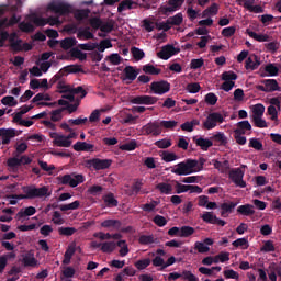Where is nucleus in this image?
Here are the masks:
<instances>
[{
	"label": "nucleus",
	"instance_id": "obj_56",
	"mask_svg": "<svg viewBox=\"0 0 281 281\" xmlns=\"http://www.w3.org/2000/svg\"><path fill=\"white\" fill-rule=\"evenodd\" d=\"M251 120L257 128H267V121L262 116H251Z\"/></svg>",
	"mask_w": 281,
	"mask_h": 281
},
{
	"label": "nucleus",
	"instance_id": "obj_4",
	"mask_svg": "<svg viewBox=\"0 0 281 281\" xmlns=\"http://www.w3.org/2000/svg\"><path fill=\"white\" fill-rule=\"evenodd\" d=\"M85 167L86 168H93L94 170H108V168H111V165L113 164V160L111 159H100V158H92L85 160Z\"/></svg>",
	"mask_w": 281,
	"mask_h": 281
},
{
	"label": "nucleus",
	"instance_id": "obj_29",
	"mask_svg": "<svg viewBox=\"0 0 281 281\" xmlns=\"http://www.w3.org/2000/svg\"><path fill=\"white\" fill-rule=\"evenodd\" d=\"M36 214V207L34 206H27L26 209H22L18 212L16 217L19 220L25 218V216H34Z\"/></svg>",
	"mask_w": 281,
	"mask_h": 281
},
{
	"label": "nucleus",
	"instance_id": "obj_25",
	"mask_svg": "<svg viewBox=\"0 0 281 281\" xmlns=\"http://www.w3.org/2000/svg\"><path fill=\"white\" fill-rule=\"evenodd\" d=\"M137 8V3L133 0H123L120 2L117 7V12L122 13L126 10H135Z\"/></svg>",
	"mask_w": 281,
	"mask_h": 281
},
{
	"label": "nucleus",
	"instance_id": "obj_43",
	"mask_svg": "<svg viewBox=\"0 0 281 281\" xmlns=\"http://www.w3.org/2000/svg\"><path fill=\"white\" fill-rule=\"evenodd\" d=\"M222 80L226 82H234V80H238V75L236 72L229 70V71H224L222 74Z\"/></svg>",
	"mask_w": 281,
	"mask_h": 281
},
{
	"label": "nucleus",
	"instance_id": "obj_12",
	"mask_svg": "<svg viewBox=\"0 0 281 281\" xmlns=\"http://www.w3.org/2000/svg\"><path fill=\"white\" fill-rule=\"evenodd\" d=\"M137 76H139V69H135L133 66H126L123 69L122 81L126 82V85H131L137 80Z\"/></svg>",
	"mask_w": 281,
	"mask_h": 281
},
{
	"label": "nucleus",
	"instance_id": "obj_52",
	"mask_svg": "<svg viewBox=\"0 0 281 281\" xmlns=\"http://www.w3.org/2000/svg\"><path fill=\"white\" fill-rule=\"evenodd\" d=\"M64 69L66 70V74H82V67H80V65H69L64 67Z\"/></svg>",
	"mask_w": 281,
	"mask_h": 281
},
{
	"label": "nucleus",
	"instance_id": "obj_39",
	"mask_svg": "<svg viewBox=\"0 0 281 281\" xmlns=\"http://www.w3.org/2000/svg\"><path fill=\"white\" fill-rule=\"evenodd\" d=\"M80 207V201L76 200L69 204L59 205L60 212H69V210H78Z\"/></svg>",
	"mask_w": 281,
	"mask_h": 281
},
{
	"label": "nucleus",
	"instance_id": "obj_62",
	"mask_svg": "<svg viewBox=\"0 0 281 281\" xmlns=\"http://www.w3.org/2000/svg\"><path fill=\"white\" fill-rule=\"evenodd\" d=\"M58 233L60 236H74L76 233L75 227H59Z\"/></svg>",
	"mask_w": 281,
	"mask_h": 281
},
{
	"label": "nucleus",
	"instance_id": "obj_41",
	"mask_svg": "<svg viewBox=\"0 0 281 281\" xmlns=\"http://www.w3.org/2000/svg\"><path fill=\"white\" fill-rule=\"evenodd\" d=\"M265 115V105L261 103L255 104L252 106V116L251 117H262Z\"/></svg>",
	"mask_w": 281,
	"mask_h": 281
},
{
	"label": "nucleus",
	"instance_id": "obj_51",
	"mask_svg": "<svg viewBox=\"0 0 281 281\" xmlns=\"http://www.w3.org/2000/svg\"><path fill=\"white\" fill-rule=\"evenodd\" d=\"M104 109H101V110H94L91 112L90 116H89V122H91L92 124L95 123V122H100V115L101 113H104Z\"/></svg>",
	"mask_w": 281,
	"mask_h": 281
},
{
	"label": "nucleus",
	"instance_id": "obj_42",
	"mask_svg": "<svg viewBox=\"0 0 281 281\" xmlns=\"http://www.w3.org/2000/svg\"><path fill=\"white\" fill-rule=\"evenodd\" d=\"M212 139L220 143V146H227V136H225V133L223 132H218L217 134L213 135Z\"/></svg>",
	"mask_w": 281,
	"mask_h": 281
},
{
	"label": "nucleus",
	"instance_id": "obj_45",
	"mask_svg": "<svg viewBox=\"0 0 281 281\" xmlns=\"http://www.w3.org/2000/svg\"><path fill=\"white\" fill-rule=\"evenodd\" d=\"M119 148L120 150H126L131 153L132 150H135V148H137V140L132 139L128 143L121 145Z\"/></svg>",
	"mask_w": 281,
	"mask_h": 281
},
{
	"label": "nucleus",
	"instance_id": "obj_19",
	"mask_svg": "<svg viewBox=\"0 0 281 281\" xmlns=\"http://www.w3.org/2000/svg\"><path fill=\"white\" fill-rule=\"evenodd\" d=\"M14 38H16V33L11 34L9 37L10 47L15 54H19V52H23V40Z\"/></svg>",
	"mask_w": 281,
	"mask_h": 281
},
{
	"label": "nucleus",
	"instance_id": "obj_9",
	"mask_svg": "<svg viewBox=\"0 0 281 281\" xmlns=\"http://www.w3.org/2000/svg\"><path fill=\"white\" fill-rule=\"evenodd\" d=\"M244 178L245 171H243L240 168L232 169L228 172V179H231V181L235 183L237 188H247V182H245Z\"/></svg>",
	"mask_w": 281,
	"mask_h": 281
},
{
	"label": "nucleus",
	"instance_id": "obj_18",
	"mask_svg": "<svg viewBox=\"0 0 281 281\" xmlns=\"http://www.w3.org/2000/svg\"><path fill=\"white\" fill-rule=\"evenodd\" d=\"M193 142L201 148V150L207 151L212 146H214V143L209 138L203 137H193Z\"/></svg>",
	"mask_w": 281,
	"mask_h": 281
},
{
	"label": "nucleus",
	"instance_id": "obj_63",
	"mask_svg": "<svg viewBox=\"0 0 281 281\" xmlns=\"http://www.w3.org/2000/svg\"><path fill=\"white\" fill-rule=\"evenodd\" d=\"M19 29L21 30V32H26V33L34 32V25L30 22H21L19 24Z\"/></svg>",
	"mask_w": 281,
	"mask_h": 281
},
{
	"label": "nucleus",
	"instance_id": "obj_35",
	"mask_svg": "<svg viewBox=\"0 0 281 281\" xmlns=\"http://www.w3.org/2000/svg\"><path fill=\"white\" fill-rule=\"evenodd\" d=\"M115 241H105L101 244V251L103 254H113V251H115Z\"/></svg>",
	"mask_w": 281,
	"mask_h": 281
},
{
	"label": "nucleus",
	"instance_id": "obj_64",
	"mask_svg": "<svg viewBox=\"0 0 281 281\" xmlns=\"http://www.w3.org/2000/svg\"><path fill=\"white\" fill-rule=\"evenodd\" d=\"M249 148H254L255 150H262V142H260L258 138H250Z\"/></svg>",
	"mask_w": 281,
	"mask_h": 281
},
{
	"label": "nucleus",
	"instance_id": "obj_61",
	"mask_svg": "<svg viewBox=\"0 0 281 281\" xmlns=\"http://www.w3.org/2000/svg\"><path fill=\"white\" fill-rule=\"evenodd\" d=\"M188 93H199L201 91V85L199 82H191L187 85Z\"/></svg>",
	"mask_w": 281,
	"mask_h": 281
},
{
	"label": "nucleus",
	"instance_id": "obj_44",
	"mask_svg": "<svg viewBox=\"0 0 281 281\" xmlns=\"http://www.w3.org/2000/svg\"><path fill=\"white\" fill-rule=\"evenodd\" d=\"M233 247H241V249H249V240L247 238H238L232 243Z\"/></svg>",
	"mask_w": 281,
	"mask_h": 281
},
{
	"label": "nucleus",
	"instance_id": "obj_57",
	"mask_svg": "<svg viewBox=\"0 0 281 281\" xmlns=\"http://www.w3.org/2000/svg\"><path fill=\"white\" fill-rule=\"evenodd\" d=\"M131 52H132V56L135 60H142L144 58V56H146L144 50H142L140 48H137L135 46L132 47Z\"/></svg>",
	"mask_w": 281,
	"mask_h": 281
},
{
	"label": "nucleus",
	"instance_id": "obj_49",
	"mask_svg": "<svg viewBox=\"0 0 281 281\" xmlns=\"http://www.w3.org/2000/svg\"><path fill=\"white\" fill-rule=\"evenodd\" d=\"M150 258L140 259L136 261L134 265L138 271H143V269H146L147 267H150Z\"/></svg>",
	"mask_w": 281,
	"mask_h": 281
},
{
	"label": "nucleus",
	"instance_id": "obj_40",
	"mask_svg": "<svg viewBox=\"0 0 281 281\" xmlns=\"http://www.w3.org/2000/svg\"><path fill=\"white\" fill-rule=\"evenodd\" d=\"M68 93H72V95H80V99L87 98V90L82 88V86H78L77 88H69Z\"/></svg>",
	"mask_w": 281,
	"mask_h": 281
},
{
	"label": "nucleus",
	"instance_id": "obj_20",
	"mask_svg": "<svg viewBox=\"0 0 281 281\" xmlns=\"http://www.w3.org/2000/svg\"><path fill=\"white\" fill-rule=\"evenodd\" d=\"M101 227L104 229L120 231L122 228V222L120 220H104L101 222Z\"/></svg>",
	"mask_w": 281,
	"mask_h": 281
},
{
	"label": "nucleus",
	"instance_id": "obj_46",
	"mask_svg": "<svg viewBox=\"0 0 281 281\" xmlns=\"http://www.w3.org/2000/svg\"><path fill=\"white\" fill-rule=\"evenodd\" d=\"M204 102L209 104V106H215L216 102H218V97H216L213 92H209L204 97Z\"/></svg>",
	"mask_w": 281,
	"mask_h": 281
},
{
	"label": "nucleus",
	"instance_id": "obj_15",
	"mask_svg": "<svg viewBox=\"0 0 281 281\" xmlns=\"http://www.w3.org/2000/svg\"><path fill=\"white\" fill-rule=\"evenodd\" d=\"M76 153H95V145L87 142H77L72 146Z\"/></svg>",
	"mask_w": 281,
	"mask_h": 281
},
{
	"label": "nucleus",
	"instance_id": "obj_58",
	"mask_svg": "<svg viewBox=\"0 0 281 281\" xmlns=\"http://www.w3.org/2000/svg\"><path fill=\"white\" fill-rule=\"evenodd\" d=\"M155 146H157V148H162V149L170 148V146H172V140L162 138L160 140H156Z\"/></svg>",
	"mask_w": 281,
	"mask_h": 281
},
{
	"label": "nucleus",
	"instance_id": "obj_37",
	"mask_svg": "<svg viewBox=\"0 0 281 281\" xmlns=\"http://www.w3.org/2000/svg\"><path fill=\"white\" fill-rule=\"evenodd\" d=\"M31 21L37 27H45V25H47V19L36 15V13H33L31 15Z\"/></svg>",
	"mask_w": 281,
	"mask_h": 281
},
{
	"label": "nucleus",
	"instance_id": "obj_54",
	"mask_svg": "<svg viewBox=\"0 0 281 281\" xmlns=\"http://www.w3.org/2000/svg\"><path fill=\"white\" fill-rule=\"evenodd\" d=\"M1 104H3L4 106H16L19 102L14 100V97L7 95L1 99Z\"/></svg>",
	"mask_w": 281,
	"mask_h": 281
},
{
	"label": "nucleus",
	"instance_id": "obj_24",
	"mask_svg": "<svg viewBox=\"0 0 281 281\" xmlns=\"http://www.w3.org/2000/svg\"><path fill=\"white\" fill-rule=\"evenodd\" d=\"M244 8L255 14H262V12H265L261 5H254V0H244Z\"/></svg>",
	"mask_w": 281,
	"mask_h": 281
},
{
	"label": "nucleus",
	"instance_id": "obj_32",
	"mask_svg": "<svg viewBox=\"0 0 281 281\" xmlns=\"http://www.w3.org/2000/svg\"><path fill=\"white\" fill-rule=\"evenodd\" d=\"M156 190H159L160 194H172V184L160 182L156 186Z\"/></svg>",
	"mask_w": 281,
	"mask_h": 281
},
{
	"label": "nucleus",
	"instance_id": "obj_16",
	"mask_svg": "<svg viewBox=\"0 0 281 281\" xmlns=\"http://www.w3.org/2000/svg\"><path fill=\"white\" fill-rule=\"evenodd\" d=\"M260 67V57H258L256 54L250 55L247 59H246V65H245V69L250 71H256V69H258Z\"/></svg>",
	"mask_w": 281,
	"mask_h": 281
},
{
	"label": "nucleus",
	"instance_id": "obj_3",
	"mask_svg": "<svg viewBox=\"0 0 281 281\" xmlns=\"http://www.w3.org/2000/svg\"><path fill=\"white\" fill-rule=\"evenodd\" d=\"M24 194H27L29 199H43V196H49V189L47 187L36 188L35 186L22 187Z\"/></svg>",
	"mask_w": 281,
	"mask_h": 281
},
{
	"label": "nucleus",
	"instance_id": "obj_55",
	"mask_svg": "<svg viewBox=\"0 0 281 281\" xmlns=\"http://www.w3.org/2000/svg\"><path fill=\"white\" fill-rule=\"evenodd\" d=\"M265 71L266 74H268L269 76L273 77V76H278L280 69L274 65V64H268L265 67Z\"/></svg>",
	"mask_w": 281,
	"mask_h": 281
},
{
	"label": "nucleus",
	"instance_id": "obj_47",
	"mask_svg": "<svg viewBox=\"0 0 281 281\" xmlns=\"http://www.w3.org/2000/svg\"><path fill=\"white\" fill-rule=\"evenodd\" d=\"M168 21L170 25H181V23H183V14L177 13L176 15L168 18Z\"/></svg>",
	"mask_w": 281,
	"mask_h": 281
},
{
	"label": "nucleus",
	"instance_id": "obj_53",
	"mask_svg": "<svg viewBox=\"0 0 281 281\" xmlns=\"http://www.w3.org/2000/svg\"><path fill=\"white\" fill-rule=\"evenodd\" d=\"M265 47L271 54H276V52H278V49H280V42L273 41V42L267 43V44H265Z\"/></svg>",
	"mask_w": 281,
	"mask_h": 281
},
{
	"label": "nucleus",
	"instance_id": "obj_31",
	"mask_svg": "<svg viewBox=\"0 0 281 281\" xmlns=\"http://www.w3.org/2000/svg\"><path fill=\"white\" fill-rule=\"evenodd\" d=\"M70 56L81 61L87 60V53H82L78 46L70 49Z\"/></svg>",
	"mask_w": 281,
	"mask_h": 281
},
{
	"label": "nucleus",
	"instance_id": "obj_5",
	"mask_svg": "<svg viewBox=\"0 0 281 281\" xmlns=\"http://www.w3.org/2000/svg\"><path fill=\"white\" fill-rule=\"evenodd\" d=\"M162 132L164 128H161L159 121L149 122L140 128L142 135H153V137H159Z\"/></svg>",
	"mask_w": 281,
	"mask_h": 281
},
{
	"label": "nucleus",
	"instance_id": "obj_28",
	"mask_svg": "<svg viewBox=\"0 0 281 281\" xmlns=\"http://www.w3.org/2000/svg\"><path fill=\"white\" fill-rule=\"evenodd\" d=\"M103 201L106 207H117L119 205L117 199H115V194H113L112 192L103 195Z\"/></svg>",
	"mask_w": 281,
	"mask_h": 281
},
{
	"label": "nucleus",
	"instance_id": "obj_21",
	"mask_svg": "<svg viewBox=\"0 0 281 281\" xmlns=\"http://www.w3.org/2000/svg\"><path fill=\"white\" fill-rule=\"evenodd\" d=\"M261 83L265 85L268 93H273V91H281V88L276 79H263Z\"/></svg>",
	"mask_w": 281,
	"mask_h": 281
},
{
	"label": "nucleus",
	"instance_id": "obj_27",
	"mask_svg": "<svg viewBox=\"0 0 281 281\" xmlns=\"http://www.w3.org/2000/svg\"><path fill=\"white\" fill-rule=\"evenodd\" d=\"M74 254H76V243H71L65 251L64 255V265H69L71 262V258H74Z\"/></svg>",
	"mask_w": 281,
	"mask_h": 281
},
{
	"label": "nucleus",
	"instance_id": "obj_60",
	"mask_svg": "<svg viewBox=\"0 0 281 281\" xmlns=\"http://www.w3.org/2000/svg\"><path fill=\"white\" fill-rule=\"evenodd\" d=\"M184 281H199V277H196L192 271L189 270H183L182 271V277Z\"/></svg>",
	"mask_w": 281,
	"mask_h": 281
},
{
	"label": "nucleus",
	"instance_id": "obj_23",
	"mask_svg": "<svg viewBox=\"0 0 281 281\" xmlns=\"http://www.w3.org/2000/svg\"><path fill=\"white\" fill-rule=\"evenodd\" d=\"M237 214H240L241 216H254L256 211L254 210L252 204H243L237 207Z\"/></svg>",
	"mask_w": 281,
	"mask_h": 281
},
{
	"label": "nucleus",
	"instance_id": "obj_11",
	"mask_svg": "<svg viewBox=\"0 0 281 281\" xmlns=\"http://www.w3.org/2000/svg\"><path fill=\"white\" fill-rule=\"evenodd\" d=\"M150 91L155 93V95H164L170 91V82L166 80L153 81L150 83Z\"/></svg>",
	"mask_w": 281,
	"mask_h": 281
},
{
	"label": "nucleus",
	"instance_id": "obj_26",
	"mask_svg": "<svg viewBox=\"0 0 281 281\" xmlns=\"http://www.w3.org/2000/svg\"><path fill=\"white\" fill-rule=\"evenodd\" d=\"M77 43L78 40H76V37H66L60 41V47L67 52V49H74L72 47H75Z\"/></svg>",
	"mask_w": 281,
	"mask_h": 281
},
{
	"label": "nucleus",
	"instance_id": "obj_59",
	"mask_svg": "<svg viewBox=\"0 0 281 281\" xmlns=\"http://www.w3.org/2000/svg\"><path fill=\"white\" fill-rule=\"evenodd\" d=\"M153 222L158 227H166V225H168V220H166V217H164L162 215H155Z\"/></svg>",
	"mask_w": 281,
	"mask_h": 281
},
{
	"label": "nucleus",
	"instance_id": "obj_36",
	"mask_svg": "<svg viewBox=\"0 0 281 281\" xmlns=\"http://www.w3.org/2000/svg\"><path fill=\"white\" fill-rule=\"evenodd\" d=\"M195 229L192 226H182L180 227L179 237L180 238H190L194 234Z\"/></svg>",
	"mask_w": 281,
	"mask_h": 281
},
{
	"label": "nucleus",
	"instance_id": "obj_17",
	"mask_svg": "<svg viewBox=\"0 0 281 281\" xmlns=\"http://www.w3.org/2000/svg\"><path fill=\"white\" fill-rule=\"evenodd\" d=\"M77 38L79 41H91L95 38V35L91 32V27L86 26V27H80L77 32Z\"/></svg>",
	"mask_w": 281,
	"mask_h": 281
},
{
	"label": "nucleus",
	"instance_id": "obj_6",
	"mask_svg": "<svg viewBox=\"0 0 281 281\" xmlns=\"http://www.w3.org/2000/svg\"><path fill=\"white\" fill-rule=\"evenodd\" d=\"M223 122H225V117H223V114L218 112H212L204 121L203 127L206 131H212V128H216L217 124H223Z\"/></svg>",
	"mask_w": 281,
	"mask_h": 281
},
{
	"label": "nucleus",
	"instance_id": "obj_8",
	"mask_svg": "<svg viewBox=\"0 0 281 281\" xmlns=\"http://www.w3.org/2000/svg\"><path fill=\"white\" fill-rule=\"evenodd\" d=\"M47 9L54 14H59V16H67L71 14V7L69 3L65 2H52L48 4Z\"/></svg>",
	"mask_w": 281,
	"mask_h": 281
},
{
	"label": "nucleus",
	"instance_id": "obj_13",
	"mask_svg": "<svg viewBox=\"0 0 281 281\" xmlns=\"http://www.w3.org/2000/svg\"><path fill=\"white\" fill-rule=\"evenodd\" d=\"M132 104H145L146 106H150L153 104H157V98L151 95H136L131 99Z\"/></svg>",
	"mask_w": 281,
	"mask_h": 281
},
{
	"label": "nucleus",
	"instance_id": "obj_34",
	"mask_svg": "<svg viewBox=\"0 0 281 281\" xmlns=\"http://www.w3.org/2000/svg\"><path fill=\"white\" fill-rule=\"evenodd\" d=\"M138 243L139 245H154V243H157V238H155V235H140Z\"/></svg>",
	"mask_w": 281,
	"mask_h": 281
},
{
	"label": "nucleus",
	"instance_id": "obj_48",
	"mask_svg": "<svg viewBox=\"0 0 281 281\" xmlns=\"http://www.w3.org/2000/svg\"><path fill=\"white\" fill-rule=\"evenodd\" d=\"M201 218L204 223L214 225V222L216 221V215H214V213H212V212H204V214L201 216Z\"/></svg>",
	"mask_w": 281,
	"mask_h": 281
},
{
	"label": "nucleus",
	"instance_id": "obj_38",
	"mask_svg": "<svg viewBox=\"0 0 281 281\" xmlns=\"http://www.w3.org/2000/svg\"><path fill=\"white\" fill-rule=\"evenodd\" d=\"M89 14H91V10L89 9H81L75 12L76 21H85V19H89Z\"/></svg>",
	"mask_w": 281,
	"mask_h": 281
},
{
	"label": "nucleus",
	"instance_id": "obj_50",
	"mask_svg": "<svg viewBox=\"0 0 281 281\" xmlns=\"http://www.w3.org/2000/svg\"><path fill=\"white\" fill-rule=\"evenodd\" d=\"M63 111H65V108L54 110L50 113L52 122H60L63 120Z\"/></svg>",
	"mask_w": 281,
	"mask_h": 281
},
{
	"label": "nucleus",
	"instance_id": "obj_22",
	"mask_svg": "<svg viewBox=\"0 0 281 281\" xmlns=\"http://www.w3.org/2000/svg\"><path fill=\"white\" fill-rule=\"evenodd\" d=\"M246 34H248V36H250V38L258 41V43H269V41H271V37L269 35L258 34L249 29L246 30Z\"/></svg>",
	"mask_w": 281,
	"mask_h": 281
},
{
	"label": "nucleus",
	"instance_id": "obj_33",
	"mask_svg": "<svg viewBox=\"0 0 281 281\" xmlns=\"http://www.w3.org/2000/svg\"><path fill=\"white\" fill-rule=\"evenodd\" d=\"M143 71L144 74H148L149 76H159V74H161V69L150 64L144 65Z\"/></svg>",
	"mask_w": 281,
	"mask_h": 281
},
{
	"label": "nucleus",
	"instance_id": "obj_30",
	"mask_svg": "<svg viewBox=\"0 0 281 281\" xmlns=\"http://www.w3.org/2000/svg\"><path fill=\"white\" fill-rule=\"evenodd\" d=\"M55 146H59V148H69L71 146V140L67 139V136L60 135L58 139L53 140Z\"/></svg>",
	"mask_w": 281,
	"mask_h": 281
},
{
	"label": "nucleus",
	"instance_id": "obj_2",
	"mask_svg": "<svg viewBox=\"0 0 281 281\" xmlns=\"http://www.w3.org/2000/svg\"><path fill=\"white\" fill-rule=\"evenodd\" d=\"M183 3H186V0H168L167 4H161L158 8V12L162 16H170V14H173L177 10H181Z\"/></svg>",
	"mask_w": 281,
	"mask_h": 281
},
{
	"label": "nucleus",
	"instance_id": "obj_1",
	"mask_svg": "<svg viewBox=\"0 0 281 281\" xmlns=\"http://www.w3.org/2000/svg\"><path fill=\"white\" fill-rule=\"evenodd\" d=\"M206 162H207V159L203 157H200L198 160L188 158L187 160L176 165L171 169V172L172 175H177L178 177L194 175V172H201V170H203V166H205Z\"/></svg>",
	"mask_w": 281,
	"mask_h": 281
},
{
	"label": "nucleus",
	"instance_id": "obj_14",
	"mask_svg": "<svg viewBox=\"0 0 281 281\" xmlns=\"http://www.w3.org/2000/svg\"><path fill=\"white\" fill-rule=\"evenodd\" d=\"M0 137L2 139V144L4 146H8V144H10L11 139H14V137H16V130L0 128Z\"/></svg>",
	"mask_w": 281,
	"mask_h": 281
},
{
	"label": "nucleus",
	"instance_id": "obj_10",
	"mask_svg": "<svg viewBox=\"0 0 281 281\" xmlns=\"http://www.w3.org/2000/svg\"><path fill=\"white\" fill-rule=\"evenodd\" d=\"M179 52H181V48H177L172 44H167L161 47L160 52L157 53V56L161 60H169L172 56H177Z\"/></svg>",
	"mask_w": 281,
	"mask_h": 281
},
{
	"label": "nucleus",
	"instance_id": "obj_7",
	"mask_svg": "<svg viewBox=\"0 0 281 281\" xmlns=\"http://www.w3.org/2000/svg\"><path fill=\"white\" fill-rule=\"evenodd\" d=\"M61 186H70V188H78L80 183H85V176L82 175H65L59 178Z\"/></svg>",
	"mask_w": 281,
	"mask_h": 281
}]
</instances>
